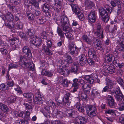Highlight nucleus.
<instances>
[{
	"instance_id": "48",
	"label": "nucleus",
	"mask_w": 124,
	"mask_h": 124,
	"mask_svg": "<svg viewBox=\"0 0 124 124\" xmlns=\"http://www.w3.org/2000/svg\"><path fill=\"white\" fill-rule=\"evenodd\" d=\"M106 114H108L114 115L115 114V110L112 109H107L105 111Z\"/></svg>"
},
{
	"instance_id": "53",
	"label": "nucleus",
	"mask_w": 124,
	"mask_h": 124,
	"mask_svg": "<svg viewBox=\"0 0 124 124\" xmlns=\"http://www.w3.org/2000/svg\"><path fill=\"white\" fill-rule=\"evenodd\" d=\"M46 21V20L44 17H42L41 19H38L37 20L38 23L40 24L44 23Z\"/></svg>"
},
{
	"instance_id": "15",
	"label": "nucleus",
	"mask_w": 124,
	"mask_h": 124,
	"mask_svg": "<svg viewBox=\"0 0 124 124\" xmlns=\"http://www.w3.org/2000/svg\"><path fill=\"white\" fill-rule=\"evenodd\" d=\"M69 49L70 50V53L71 54H77L78 52V49L74 47V43H71L70 44Z\"/></svg>"
},
{
	"instance_id": "51",
	"label": "nucleus",
	"mask_w": 124,
	"mask_h": 124,
	"mask_svg": "<svg viewBox=\"0 0 124 124\" xmlns=\"http://www.w3.org/2000/svg\"><path fill=\"white\" fill-rule=\"evenodd\" d=\"M117 46L115 49V50L113 52V55L114 56V57H117V58H119L120 57L118 55L119 52L118 51V50H119V49H117Z\"/></svg>"
},
{
	"instance_id": "54",
	"label": "nucleus",
	"mask_w": 124,
	"mask_h": 124,
	"mask_svg": "<svg viewBox=\"0 0 124 124\" xmlns=\"http://www.w3.org/2000/svg\"><path fill=\"white\" fill-rule=\"evenodd\" d=\"M118 83L123 86H124V81L121 78H119L117 79Z\"/></svg>"
},
{
	"instance_id": "28",
	"label": "nucleus",
	"mask_w": 124,
	"mask_h": 124,
	"mask_svg": "<svg viewBox=\"0 0 124 124\" xmlns=\"http://www.w3.org/2000/svg\"><path fill=\"white\" fill-rule=\"evenodd\" d=\"M5 17L6 20L9 21H13L14 18L13 14L9 12L7 13L5 16Z\"/></svg>"
},
{
	"instance_id": "35",
	"label": "nucleus",
	"mask_w": 124,
	"mask_h": 124,
	"mask_svg": "<svg viewBox=\"0 0 124 124\" xmlns=\"http://www.w3.org/2000/svg\"><path fill=\"white\" fill-rule=\"evenodd\" d=\"M103 30H97L96 34V35L101 39H102L104 37L103 35Z\"/></svg>"
},
{
	"instance_id": "14",
	"label": "nucleus",
	"mask_w": 124,
	"mask_h": 124,
	"mask_svg": "<svg viewBox=\"0 0 124 124\" xmlns=\"http://www.w3.org/2000/svg\"><path fill=\"white\" fill-rule=\"evenodd\" d=\"M59 82L64 88L68 87L70 82L66 79H63L62 78L60 77L59 79Z\"/></svg>"
},
{
	"instance_id": "22",
	"label": "nucleus",
	"mask_w": 124,
	"mask_h": 124,
	"mask_svg": "<svg viewBox=\"0 0 124 124\" xmlns=\"http://www.w3.org/2000/svg\"><path fill=\"white\" fill-rule=\"evenodd\" d=\"M85 6L86 8L89 9H91L94 5V3L89 0H86L85 1Z\"/></svg>"
},
{
	"instance_id": "49",
	"label": "nucleus",
	"mask_w": 124,
	"mask_h": 124,
	"mask_svg": "<svg viewBox=\"0 0 124 124\" xmlns=\"http://www.w3.org/2000/svg\"><path fill=\"white\" fill-rule=\"evenodd\" d=\"M65 35L66 37L70 40H72L74 39L72 35L70 32L66 33Z\"/></svg>"
},
{
	"instance_id": "1",
	"label": "nucleus",
	"mask_w": 124,
	"mask_h": 124,
	"mask_svg": "<svg viewBox=\"0 0 124 124\" xmlns=\"http://www.w3.org/2000/svg\"><path fill=\"white\" fill-rule=\"evenodd\" d=\"M86 82L82 79H79L78 82L80 85L81 86L82 89L86 91L87 94H89L90 92L89 90L90 89L94 81L93 78L90 75H86L85 77Z\"/></svg>"
},
{
	"instance_id": "26",
	"label": "nucleus",
	"mask_w": 124,
	"mask_h": 124,
	"mask_svg": "<svg viewBox=\"0 0 124 124\" xmlns=\"http://www.w3.org/2000/svg\"><path fill=\"white\" fill-rule=\"evenodd\" d=\"M53 114L54 116H55L57 118H59L62 117L63 113L60 111L56 109L54 110Z\"/></svg>"
},
{
	"instance_id": "33",
	"label": "nucleus",
	"mask_w": 124,
	"mask_h": 124,
	"mask_svg": "<svg viewBox=\"0 0 124 124\" xmlns=\"http://www.w3.org/2000/svg\"><path fill=\"white\" fill-rule=\"evenodd\" d=\"M16 97L15 96L11 95L7 99L8 102V103H12L16 101Z\"/></svg>"
},
{
	"instance_id": "57",
	"label": "nucleus",
	"mask_w": 124,
	"mask_h": 124,
	"mask_svg": "<svg viewBox=\"0 0 124 124\" xmlns=\"http://www.w3.org/2000/svg\"><path fill=\"white\" fill-rule=\"evenodd\" d=\"M0 50L1 53L3 54L4 55H6L7 54L8 52L6 49L4 48H1L0 49Z\"/></svg>"
},
{
	"instance_id": "52",
	"label": "nucleus",
	"mask_w": 124,
	"mask_h": 124,
	"mask_svg": "<svg viewBox=\"0 0 124 124\" xmlns=\"http://www.w3.org/2000/svg\"><path fill=\"white\" fill-rule=\"evenodd\" d=\"M123 95H115V97L116 100L117 101L120 102L122 101V100L123 99Z\"/></svg>"
},
{
	"instance_id": "32",
	"label": "nucleus",
	"mask_w": 124,
	"mask_h": 124,
	"mask_svg": "<svg viewBox=\"0 0 124 124\" xmlns=\"http://www.w3.org/2000/svg\"><path fill=\"white\" fill-rule=\"evenodd\" d=\"M35 31L33 28L29 29L26 32L27 36H33L35 34Z\"/></svg>"
},
{
	"instance_id": "55",
	"label": "nucleus",
	"mask_w": 124,
	"mask_h": 124,
	"mask_svg": "<svg viewBox=\"0 0 124 124\" xmlns=\"http://www.w3.org/2000/svg\"><path fill=\"white\" fill-rule=\"evenodd\" d=\"M39 38L43 39H46V33L45 31L43 32L40 34V36H39Z\"/></svg>"
},
{
	"instance_id": "30",
	"label": "nucleus",
	"mask_w": 124,
	"mask_h": 124,
	"mask_svg": "<svg viewBox=\"0 0 124 124\" xmlns=\"http://www.w3.org/2000/svg\"><path fill=\"white\" fill-rule=\"evenodd\" d=\"M42 49L43 50H44L47 54L49 55H51L52 54V53L51 50L44 45H43Z\"/></svg>"
},
{
	"instance_id": "18",
	"label": "nucleus",
	"mask_w": 124,
	"mask_h": 124,
	"mask_svg": "<svg viewBox=\"0 0 124 124\" xmlns=\"http://www.w3.org/2000/svg\"><path fill=\"white\" fill-rule=\"evenodd\" d=\"M26 59L23 56H21L20 57V60L19 63L22 67L25 68L26 63Z\"/></svg>"
},
{
	"instance_id": "43",
	"label": "nucleus",
	"mask_w": 124,
	"mask_h": 124,
	"mask_svg": "<svg viewBox=\"0 0 124 124\" xmlns=\"http://www.w3.org/2000/svg\"><path fill=\"white\" fill-rule=\"evenodd\" d=\"M8 89V86L7 85L3 83L0 84V90H5Z\"/></svg>"
},
{
	"instance_id": "47",
	"label": "nucleus",
	"mask_w": 124,
	"mask_h": 124,
	"mask_svg": "<svg viewBox=\"0 0 124 124\" xmlns=\"http://www.w3.org/2000/svg\"><path fill=\"white\" fill-rule=\"evenodd\" d=\"M116 89L115 91L116 95H122L119 87L118 86L116 87Z\"/></svg>"
},
{
	"instance_id": "4",
	"label": "nucleus",
	"mask_w": 124,
	"mask_h": 124,
	"mask_svg": "<svg viewBox=\"0 0 124 124\" xmlns=\"http://www.w3.org/2000/svg\"><path fill=\"white\" fill-rule=\"evenodd\" d=\"M61 18V27L63 31H66L69 25L68 19L66 16L64 15L62 16Z\"/></svg>"
},
{
	"instance_id": "27",
	"label": "nucleus",
	"mask_w": 124,
	"mask_h": 124,
	"mask_svg": "<svg viewBox=\"0 0 124 124\" xmlns=\"http://www.w3.org/2000/svg\"><path fill=\"white\" fill-rule=\"evenodd\" d=\"M115 84V83L114 81L112 80L108 79L107 81L106 85L111 90Z\"/></svg>"
},
{
	"instance_id": "9",
	"label": "nucleus",
	"mask_w": 124,
	"mask_h": 124,
	"mask_svg": "<svg viewBox=\"0 0 124 124\" xmlns=\"http://www.w3.org/2000/svg\"><path fill=\"white\" fill-rule=\"evenodd\" d=\"M23 54L26 57L29 58H31L32 57V54L31 51L27 46L24 47L22 50Z\"/></svg>"
},
{
	"instance_id": "31",
	"label": "nucleus",
	"mask_w": 124,
	"mask_h": 124,
	"mask_svg": "<svg viewBox=\"0 0 124 124\" xmlns=\"http://www.w3.org/2000/svg\"><path fill=\"white\" fill-rule=\"evenodd\" d=\"M71 6L72 8L73 11L76 14H77V13L78 12V11H79L80 10L79 8L76 5L71 4Z\"/></svg>"
},
{
	"instance_id": "5",
	"label": "nucleus",
	"mask_w": 124,
	"mask_h": 124,
	"mask_svg": "<svg viewBox=\"0 0 124 124\" xmlns=\"http://www.w3.org/2000/svg\"><path fill=\"white\" fill-rule=\"evenodd\" d=\"M30 40L31 43L37 46H39L41 44V39L38 36H35V37L31 38Z\"/></svg>"
},
{
	"instance_id": "20",
	"label": "nucleus",
	"mask_w": 124,
	"mask_h": 124,
	"mask_svg": "<svg viewBox=\"0 0 124 124\" xmlns=\"http://www.w3.org/2000/svg\"><path fill=\"white\" fill-rule=\"evenodd\" d=\"M106 72L111 74H112L115 71V70L114 68V67L112 65H106L105 67Z\"/></svg>"
},
{
	"instance_id": "41",
	"label": "nucleus",
	"mask_w": 124,
	"mask_h": 124,
	"mask_svg": "<svg viewBox=\"0 0 124 124\" xmlns=\"http://www.w3.org/2000/svg\"><path fill=\"white\" fill-rule=\"evenodd\" d=\"M99 12L101 16L102 17L105 14H107V12L103 8H100L99 9Z\"/></svg>"
},
{
	"instance_id": "58",
	"label": "nucleus",
	"mask_w": 124,
	"mask_h": 124,
	"mask_svg": "<svg viewBox=\"0 0 124 124\" xmlns=\"http://www.w3.org/2000/svg\"><path fill=\"white\" fill-rule=\"evenodd\" d=\"M95 26L96 27L97 30H103L101 24L98 23L95 24Z\"/></svg>"
},
{
	"instance_id": "24",
	"label": "nucleus",
	"mask_w": 124,
	"mask_h": 124,
	"mask_svg": "<svg viewBox=\"0 0 124 124\" xmlns=\"http://www.w3.org/2000/svg\"><path fill=\"white\" fill-rule=\"evenodd\" d=\"M34 64L33 63L28 62L26 63L25 67H26L28 70L33 71L34 70Z\"/></svg>"
},
{
	"instance_id": "6",
	"label": "nucleus",
	"mask_w": 124,
	"mask_h": 124,
	"mask_svg": "<svg viewBox=\"0 0 124 124\" xmlns=\"http://www.w3.org/2000/svg\"><path fill=\"white\" fill-rule=\"evenodd\" d=\"M92 42L95 48L97 50H101L102 48V42L98 39H97L94 37H93Z\"/></svg>"
},
{
	"instance_id": "38",
	"label": "nucleus",
	"mask_w": 124,
	"mask_h": 124,
	"mask_svg": "<svg viewBox=\"0 0 124 124\" xmlns=\"http://www.w3.org/2000/svg\"><path fill=\"white\" fill-rule=\"evenodd\" d=\"M0 109L5 112H8L9 110V108L6 105L0 103Z\"/></svg>"
},
{
	"instance_id": "13",
	"label": "nucleus",
	"mask_w": 124,
	"mask_h": 124,
	"mask_svg": "<svg viewBox=\"0 0 124 124\" xmlns=\"http://www.w3.org/2000/svg\"><path fill=\"white\" fill-rule=\"evenodd\" d=\"M35 100L38 104H41L43 103V101L44 100L43 96L39 93H37L35 95Z\"/></svg>"
},
{
	"instance_id": "59",
	"label": "nucleus",
	"mask_w": 124,
	"mask_h": 124,
	"mask_svg": "<svg viewBox=\"0 0 124 124\" xmlns=\"http://www.w3.org/2000/svg\"><path fill=\"white\" fill-rule=\"evenodd\" d=\"M19 35L20 37L22 38L25 39H27V37L25 34L22 32H20L19 33Z\"/></svg>"
},
{
	"instance_id": "44",
	"label": "nucleus",
	"mask_w": 124,
	"mask_h": 124,
	"mask_svg": "<svg viewBox=\"0 0 124 124\" xmlns=\"http://www.w3.org/2000/svg\"><path fill=\"white\" fill-rule=\"evenodd\" d=\"M14 114L16 117L22 116H23V113L22 112L17 110L14 111Z\"/></svg>"
},
{
	"instance_id": "2",
	"label": "nucleus",
	"mask_w": 124,
	"mask_h": 124,
	"mask_svg": "<svg viewBox=\"0 0 124 124\" xmlns=\"http://www.w3.org/2000/svg\"><path fill=\"white\" fill-rule=\"evenodd\" d=\"M46 103L47 105L45 107L43 114L45 117L48 118L50 117V107L54 108L55 106V103L51 100L47 101Z\"/></svg>"
},
{
	"instance_id": "50",
	"label": "nucleus",
	"mask_w": 124,
	"mask_h": 124,
	"mask_svg": "<svg viewBox=\"0 0 124 124\" xmlns=\"http://www.w3.org/2000/svg\"><path fill=\"white\" fill-rule=\"evenodd\" d=\"M27 15L29 19L31 20H33L34 19V15L31 13H27Z\"/></svg>"
},
{
	"instance_id": "19",
	"label": "nucleus",
	"mask_w": 124,
	"mask_h": 124,
	"mask_svg": "<svg viewBox=\"0 0 124 124\" xmlns=\"http://www.w3.org/2000/svg\"><path fill=\"white\" fill-rule=\"evenodd\" d=\"M79 63L80 65H84L86 62V56L84 54L81 55L79 57Z\"/></svg>"
},
{
	"instance_id": "62",
	"label": "nucleus",
	"mask_w": 124,
	"mask_h": 124,
	"mask_svg": "<svg viewBox=\"0 0 124 124\" xmlns=\"http://www.w3.org/2000/svg\"><path fill=\"white\" fill-rule=\"evenodd\" d=\"M109 17L107 14L103 18V21L106 22H107L109 20Z\"/></svg>"
},
{
	"instance_id": "46",
	"label": "nucleus",
	"mask_w": 124,
	"mask_h": 124,
	"mask_svg": "<svg viewBox=\"0 0 124 124\" xmlns=\"http://www.w3.org/2000/svg\"><path fill=\"white\" fill-rule=\"evenodd\" d=\"M24 97L26 98L30 99L32 98L33 96V94L31 93H24L23 94Z\"/></svg>"
},
{
	"instance_id": "21",
	"label": "nucleus",
	"mask_w": 124,
	"mask_h": 124,
	"mask_svg": "<svg viewBox=\"0 0 124 124\" xmlns=\"http://www.w3.org/2000/svg\"><path fill=\"white\" fill-rule=\"evenodd\" d=\"M73 83L72 84V86L74 88L72 90V92L74 93L77 91V90L78 88L79 85L77 83L78 81V79L75 78L73 80Z\"/></svg>"
},
{
	"instance_id": "11",
	"label": "nucleus",
	"mask_w": 124,
	"mask_h": 124,
	"mask_svg": "<svg viewBox=\"0 0 124 124\" xmlns=\"http://www.w3.org/2000/svg\"><path fill=\"white\" fill-rule=\"evenodd\" d=\"M58 72L61 74L65 76H67L69 74V71L65 67H61L58 70Z\"/></svg>"
},
{
	"instance_id": "36",
	"label": "nucleus",
	"mask_w": 124,
	"mask_h": 124,
	"mask_svg": "<svg viewBox=\"0 0 124 124\" xmlns=\"http://www.w3.org/2000/svg\"><path fill=\"white\" fill-rule=\"evenodd\" d=\"M83 11L81 10H80L79 11H78V12L77 13L76 15L78 16L80 20L82 21L84 19V16L83 14Z\"/></svg>"
},
{
	"instance_id": "8",
	"label": "nucleus",
	"mask_w": 124,
	"mask_h": 124,
	"mask_svg": "<svg viewBox=\"0 0 124 124\" xmlns=\"http://www.w3.org/2000/svg\"><path fill=\"white\" fill-rule=\"evenodd\" d=\"M96 14V12L95 10H91L88 16L89 19L91 22L93 23L95 22L97 17Z\"/></svg>"
},
{
	"instance_id": "34",
	"label": "nucleus",
	"mask_w": 124,
	"mask_h": 124,
	"mask_svg": "<svg viewBox=\"0 0 124 124\" xmlns=\"http://www.w3.org/2000/svg\"><path fill=\"white\" fill-rule=\"evenodd\" d=\"M41 0H31V3L35 7L37 8H39V2Z\"/></svg>"
},
{
	"instance_id": "42",
	"label": "nucleus",
	"mask_w": 124,
	"mask_h": 124,
	"mask_svg": "<svg viewBox=\"0 0 124 124\" xmlns=\"http://www.w3.org/2000/svg\"><path fill=\"white\" fill-rule=\"evenodd\" d=\"M85 93H82L80 96V98L82 100L84 101L86 99L87 97V94L86 93V91L85 90Z\"/></svg>"
},
{
	"instance_id": "23",
	"label": "nucleus",
	"mask_w": 124,
	"mask_h": 124,
	"mask_svg": "<svg viewBox=\"0 0 124 124\" xmlns=\"http://www.w3.org/2000/svg\"><path fill=\"white\" fill-rule=\"evenodd\" d=\"M82 39L84 41L89 44H91L92 43V41L86 35H83L82 36Z\"/></svg>"
},
{
	"instance_id": "37",
	"label": "nucleus",
	"mask_w": 124,
	"mask_h": 124,
	"mask_svg": "<svg viewBox=\"0 0 124 124\" xmlns=\"http://www.w3.org/2000/svg\"><path fill=\"white\" fill-rule=\"evenodd\" d=\"M113 56L112 55L110 54H107L105 57V61L108 62H111L112 60Z\"/></svg>"
},
{
	"instance_id": "60",
	"label": "nucleus",
	"mask_w": 124,
	"mask_h": 124,
	"mask_svg": "<svg viewBox=\"0 0 124 124\" xmlns=\"http://www.w3.org/2000/svg\"><path fill=\"white\" fill-rule=\"evenodd\" d=\"M9 69H10L15 68H16L18 67V65L17 64L14 63H11L9 65Z\"/></svg>"
},
{
	"instance_id": "17",
	"label": "nucleus",
	"mask_w": 124,
	"mask_h": 124,
	"mask_svg": "<svg viewBox=\"0 0 124 124\" xmlns=\"http://www.w3.org/2000/svg\"><path fill=\"white\" fill-rule=\"evenodd\" d=\"M117 43L119 45L117 46V49H119L120 51L124 52V40L123 39H121L120 40L118 41Z\"/></svg>"
},
{
	"instance_id": "64",
	"label": "nucleus",
	"mask_w": 124,
	"mask_h": 124,
	"mask_svg": "<svg viewBox=\"0 0 124 124\" xmlns=\"http://www.w3.org/2000/svg\"><path fill=\"white\" fill-rule=\"evenodd\" d=\"M51 124H64L62 122L58 121H55L52 122H50Z\"/></svg>"
},
{
	"instance_id": "39",
	"label": "nucleus",
	"mask_w": 124,
	"mask_h": 124,
	"mask_svg": "<svg viewBox=\"0 0 124 124\" xmlns=\"http://www.w3.org/2000/svg\"><path fill=\"white\" fill-rule=\"evenodd\" d=\"M42 9L44 12H47L49 9V5L46 3H45L42 6Z\"/></svg>"
},
{
	"instance_id": "61",
	"label": "nucleus",
	"mask_w": 124,
	"mask_h": 124,
	"mask_svg": "<svg viewBox=\"0 0 124 124\" xmlns=\"http://www.w3.org/2000/svg\"><path fill=\"white\" fill-rule=\"evenodd\" d=\"M118 109L121 111L124 110V103H123L119 105Z\"/></svg>"
},
{
	"instance_id": "56",
	"label": "nucleus",
	"mask_w": 124,
	"mask_h": 124,
	"mask_svg": "<svg viewBox=\"0 0 124 124\" xmlns=\"http://www.w3.org/2000/svg\"><path fill=\"white\" fill-rule=\"evenodd\" d=\"M104 7L108 11L109 14H110L112 11L111 7L108 5H105L104 6Z\"/></svg>"
},
{
	"instance_id": "3",
	"label": "nucleus",
	"mask_w": 124,
	"mask_h": 124,
	"mask_svg": "<svg viewBox=\"0 0 124 124\" xmlns=\"http://www.w3.org/2000/svg\"><path fill=\"white\" fill-rule=\"evenodd\" d=\"M88 115L91 118L95 116L97 114V109L96 107L93 105H89L86 107Z\"/></svg>"
},
{
	"instance_id": "45",
	"label": "nucleus",
	"mask_w": 124,
	"mask_h": 124,
	"mask_svg": "<svg viewBox=\"0 0 124 124\" xmlns=\"http://www.w3.org/2000/svg\"><path fill=\"white\" fill-rule=\"evenodd\" d=\"M64 57L66 58L67 61L69 63H71L73 62V60L70 56L66 55L64 56Z\"/></svg>"
},
{
	"instance_id": "40",
	"label": "nucleus",
	"mask_w": 124,
	"mask_h": 124,
	"mask_svg": "<svg viewBox=\"0 0 124 124\" xmlns=\"http://www.w3.org/2000/svg\"><path fill=\"white\" fill-rule=\"evenodd\" d=\"M57 32L58 35L61 37H63L64 36V32L59 27H57Z\"/></svg>"
},
{
	"instance_id": "12",
	"label": "nucleus",
	"mask_w": 124,
	"mask_h": 124,
	"mask_svg": "<svg viewBox=\"0 0 124 124\" xmlns=\"http://www.w3.org/2000/svg\"><path fill=\"white\" fill-rule=\"evenodd\" d=\"M87 121V119L85 117L80 116L77 117L75 121L76 124H85Z\"/></svg>"
},
{
	"instance_id": "29",
	"label": "nucleus",
	"mask_w": 124,
	"mask_h": 124,
	"mask_svg": "<svg viewBox=\"0 0 124 124\" xmlns=\"http://www.w3.org/2000/svg\"><path fill=\"white\" fill-rule=\"evenodd\" d=\"M78 70V67L76 64H73L71 66L70 69L71 72L77 74Z\"/></svg>"
},
{
	"instance_id": "16",
	"label": "nucleus",
	"mask_w": 124,
	"mask_h": 124,
	"mask_svg": "<svg viewBox=\"0 0 124 124\" xmlns=\"http://www.w3.org/2000/svg\"><path fill=\"white\" fill-rule=\"evenodd\" d=\"M70 95V93H67L65 95L62 101V102L63 104L67 105H70V102L69 99Z\"/></svg>"
},
{
	"instance_id": "63",
	"label": "nucleus",
	"mask_w": 124,
	"mask_h": 124,
	"mask_svg": "<svg viewBox=\"0 0 124 124\" xmlns=\"http://www.w3.org/2000/svg\"><path fill=\"white\" fill-rule=\"evenodd\" d=\"M111 90L110 88L108 87V86L106 85V86H105L103 89L102 92H108L110 91Z\"/></svg>"
},
{
	"instance_id": "25",
	"label": "nucleus",
	"mask_w": 124,
	"mask_h": 124,
	"mask_svg": "<svg viewBox=\"0 0 124 124\" xmlns=\"http://www.w3.org/2000/svg\"><path fill=\"white\" fill-rule=\"evenodd\" d=\"M86 49L88 51V54L89 56H93L95 54L94 50L92 47H90L89 48L87 47Z\"/></svg>"
},
{
	"instance_id": "7",
	"label": "nucleus",
	"mask_w": 124,
	"mask_h": 124,
	"mask_svg": "<svg viewBox=\"0 0 124 124\" xmlns=\"http://www.w3.org/2000/svg\"><path fill=\"white\" fill-rule=\"evenodd\" d=\"M54 5L53 8L55 11L59 12L61 9L62 1V0H54Z\"/></svg>"
},
{
	"instance_id": "10",
	"label": "nucleus",
	"mask_w": 124,
	"mask_h": 124,
	"mask_svg": "<svg viewBox=\"0 0 124 124\" xmlns=\"http://www.w3.org/2000/svg\"><path fill=\"white\" fill-rule=\"evenodd\" d=\"M109 106L111 108H114L116 105V103L114 101V99L112 97L108 95L106 97Z\"/></svg>"
}]
</instances>
